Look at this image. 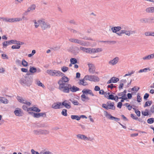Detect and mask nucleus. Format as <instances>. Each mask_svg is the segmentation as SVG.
<instances>
[{
	"label": "nucleus",
	"mask_w": 154,
	"mask_h": 154,
	"mask_svg": "<svg viewBox=\"0 0 154 154\" xmlns=\"http://www.w3.org/2000/svg\"><path fill=\"white\" fill-rule=\"evenodd\" d=\"M62 76L58 82V89L62 91L69 84L65 83L68 82L69 80V79L67 77L64 75Z\"/></svg>",
	"instance_id": "f257e3e1"
},
{
	"label": "nucleus",
	"mask_w": 154,
	"mask_h": 154,
	"mask_svg": "<svg viewBox=\"0 0 154 154\" xmlns=\"http://www.w3.org/2000/svg\"><path fill=\"white\" fill-rule=\"evenodd\" d=\"M79 90V89L78 88L75 86H72L71 84H69L62 91L65 93H68L70 91L72 92H75Z\"/></svg>",
	"instance_id": "f03ea898"
},
{
	"label": "nucleus",
	"mask_w": 154,
	"mask_h": 154,
	"mask_svg": "<svg viewBox=\"0 0 154 154\" xmlns=\"http://www.w3.org/2000/svg\"><path fill=\"white\" fill-rule=\"evenodd\" d=\"M38 22L40 26L43 30H45L47 29L50 28L51 27L50 24L47 22H45V20L42 19L38 20Z\"/></svg>",
	"instance_id": "7ed1b4c3"
},
{
	"label": "nucleus",
	"mask_w": 154,
	"mask_h": 154,
	"mask_svg": "<svg viewBox=\"0 0 154 154\" xmlns=\"http://www.w3.org/2000/svg\"><path fill=\"white\" fill-rule=\"evenodd\" d=\"M102 107L106 109H110L112 110H115V107L114 106V103L113 102L109 103L107 102L106 104H103Z\"/></svg>",
	"instance_id": "20e7f679"
},
{
	"label": "nucleus",
	"mask_w": 154,
	"mask_h": 154,
	"mask_svg": "<svg viewBox=\"0 0 154 154\" xmlns=\"http://www.w3.org/2000/svg\"><path fill=\"white\" fill-rule=\"evenodd\" d=\"M68 51L72 53L74 55H77L79 51L80 50L79 48L76 46H71L68 48L67 49Z\"/></svg>",
	"instance_id": "39448f33"
},
{
	"label": "nucleus",
	"mask_w": 154,
	"mask_h": 154,
	"mask_svg": "<svg viewBox=\"0 0 154 154\" xmlns=\"http://www.w3.org/2000/svg\"><path fill=\"white\" fill-rule=\"evenodd\" d=\"M3 20L5 21L9 22H16L17 21H22V19L20 18H4Z\"/></svg>",
	"instance_id": "423d86ee"
},
{
	"label": "nucleus",
	"mask_w": 154,
	"mask_h": 154,
	"mask_svg": "<svg viewBox=\"0 0 154 154\" xmlns=\"http://www.w3.org/2000/svg\"><path fill=\"white\" fill-rule=\"evenodd\" d=\"M88 80V79L87 75H86L83 79L79 80L78 83L80 85H82L84 86H86L88 84V83L87 82Z\"/></svg>",
	"instance_id": "0eeeda50"
},
{
	"label": "nucleus",
	"mask_w": 154,
	"mask_h": 154,
	"mask_svg": "<svg viewBox=\"0 0 154 154\" xmlns=\"http://www.w3.org/2000/svg\"><path fill=\"white\" fill-rule=\"evenodd\" d=\"M88 81L91 82H98L100 80L99 78L94 75H87Z\"/></svg>",
	"instance_id": "6e6552de"
},
{
	"label": "nucleus",
	"mask_w": 154,
	"mask_h": 154,
	"mask_svg": "<svg viewBox=\"0 0 154 154\" xmlns=\"http://www.w3.org/2000/svg\"><path fill=\"white\" fill-rule=\"evenodd\" d=\"M118 95L115 96V97L117 98V101L119 99H127V98L126 94L124 92L119 93Z\"/></svg>",
	"instance_id": "1a4fd4ad"
},
{
	"label": "nucleus",
	"mask_w": 154,
	"mask_h": 154,
	"mask_svg": "<svg viewBox=\"0 0 154 154\" xmlns=\"http://www.w3.org/2000/svg\"><path fill=\"white\" fill-rule=\"evenodd\" d=\"M14 112L16 116H22L23 114V112L21 109L19 108H16Z\"/></svg>",
	"instance_id": "9d476101"
},
{
	"label": "nucleus",
	"mask_w": 154,
	"mask_h": 154,
	"mask_svg": "<svg viewBox=\"0 0 154 154\" xmlns=\"http://www.w3.org/2000/svg\"><path fill=\"white\" fill-rule=\"evenodd\" d=\"M89 69V71L91 73L93 74L95 73L96 74H98V72H95V68L93 65L91 63H88V64Z\"/></svg>",
	"instance_id": "9b49d317"
},
{
	"label": "nucleus",
	"mask_w": 154,
	"mask_h": 154,
	"mask_svg": "<svg viewBox=\"0 0 154 154\" xmlns=\"http://www.w3.org/2000/svg\"><path fill=\"white\" fill-rule=\"evenodd\" d=\"M17 100L21 103L25 104L28 106H30L31 104V103L30 102H27V101L23 99V98L20 96H17Z\"/></svg>",
	"instance_id": "f8f14e48"
},
{
	"label": "nucleus",
	"mask_w": 154,
	"mask_h": 154,
	"mask_svg": "<svg viewBox=\"0 0 154 154\" xmlns=\"http://www.w3.org/2000/svg\"><path fill=\"white\" fill-rule=\"evenodd\" d=\"M82 93L85 95L88 94L92 96H94V94L92 91L89 89H84L82 91Z\"/></svg>",
	"instance_id": "ddd939ff"
},
{
	"label": "nucleus",
	"mask_w": 154,
	"mask_h": 154,
	"mask_svg": "<svg viewBox=\"0 0 154 154\" xmlns=\"http://www.w3.org/2000/svg\"><path fill=\"white\" fill-rule=\"evenodd\" d=\"M52 108L54 109H59L63 108L61 103L58 102L54 103L52 106Z\"/></svg>",
	"instance_id": "4468645a"
},
{
	"label": "nucleus",
	"mask_w": 154,
	"mask_h": 154,
	"mask_svg": "<svg viewBox=\"0 0 154 154\" xmlns=\"http://www.w3.org/2000/svg\"><path fill=\"white\" fill-rule=\"evenodd\" d=\"M119 81V79L116 77H113L110 79L107 82V83L109 84L111 83H116Z\"/></svg>",
	"instance_id": "2eb2a0df"
},
{
	"label": "nucleus",
	"mask_w": 154,
	"mask_h": 154,
	"mask_svg": "<svg viewBox=\"0 0 154 154\" xmlns=\"http://www.w3.org/2000/svg\"><path fill=\"white\" fill-rule=\"evenodd\" d=\"M62 103V106H63L67 109H70L71 107L70 103H67V101L66 100H64Z\"/></svg>",
	"instance_id": "dca6fc26"
},
{
	"label": "nucleus",
	"mask_w": 154,
	"mask_h": 154,
	"mask_svg": "<svg viewBox=\"0 0 154 154\" xmlns=\"http://www.w3.org/2000/svg\"><path fill=\"white\" fill-rule=\"evenodd\" d=\"M30 114H33V116L35 118H38L41 116H42L44 115H45V113H35L33 112H29Z\"/></svg>",
	"instance_id": "f3484780"
},
{
	"label": "nucleus",
	"mask_w": 154,
	"mask_h": 154,
	"mask_svg": "<svg viewBox=\"0 0 154 154\" xmlns=\"http://www.w3.org/2000/svg\"><path fill=\"white\" fill-rule=\"evenodd\" d=\"M77 137L79 139L84 140H89V138H88L83 134H78L76 135Z\"/></svg>",
	"instance_id": "a211bd4d"
},
{
	"label": "nucleus",
	"mask_w": 154,
	"mask_h": 154,
	"mask_svg": "<svg viewBox=\"0 0 154 154\" xmlns=\"http://www.w3.org/2000/svg\"><path fill=\"white\" fill-rule=\"evenodd\" d=\"M91 48H85L82 47H80V49L82 51H83L85 52L86 53H88L89 54L91 53Z\"/></svg>",
	"instance_id": "6ab92c4d"
},
{
	"label": "nucleus",
	"mask_w": 154,
	"mask_h": 154,
	"mask_svg": "<svg viewBox=\"0 0 154 154\" xmlns=\"http://www.w3.org/2000/svg\"><path fill=\"white\" fill-rule=\"evenodd\" d=\"M127 82L126 79H122L120 81V84L119 86V89L120 90L122 89L124 85Z\"/></svg>",
	"instance_id": "aec40b11"
},
{
	"label": "nucleus",
	"mask_w": 154,
	"mask_h": 154,
	"mask_svg": "<svg viewBox=\"0 0 154 154\" xmlns=\"http://www.w3.org/2000/svg\"><path fill=\"white\" fill-rule=\"evenodd\" d=\"M82 100L84 102H87L90 100V98L88 96H86V95L83 94L81 95V96Z\"/></svg>",
	"instance_id": "412c9836"
},
{
	"label": "nucleus",
	"mask_w": 154,
	"mask_h": 154,
	"mask_svg": "<svg viewBox=\"0 0 154 154\" xmlns=\"http://www.w3.org/2000/svg\"><path fill=\"white\" fill-rule=\"evenodd\" d=\"M122 29L121 26H115L111 28V30L114 33H117V32L119 31Z\"/></svg>",
	"instance_id": "4be33fe9"
},
{
	"label": "nucleus",
	"mask_w": 154,
	"mask_h": 154,
	"mask_svg": "<svg viewBox=\"0 0 154 154\" xmlns=\"http://www.w3.org/2000/svg\"><path fill=\"white\" fill-rule=\"evenodd\" d=\"M40 109H39L38 108L34 106L28 108V111H33L38 112H40Z\"/></svg>",
	"instance_id": "5701e85b"
},
{
	"label": "nucleus",
	"mask_w": 154,
	"mask_h": 154,
	"mask_svg": "<svg viewBox=\"0 0 154 154\" xmlns=\"http://www.w3.org/2000/svg\"><path fill=\"white\" fill-rule=\"evenodd\" d=\"M140 21L142 23L149 24V17L148 18H141L140 19Z\"/></svg>",
	"instance_id": "b1692460"
},
{
	"label": "nucleus",
	"mask_w": 154,
	"mask_h": 154,
	"mask_svg": "<svg viewBox=\"0 0 154 154\" xmlns=\"http://www.w3.org/2000/svg\"><path fill=\"white\" fill-rule=\"evenodd\" d=\"M145 11L147 13H154V7L148 8L146 9Z\"/></svg>",
	"instance_id": "393cba45"
},
{
	"label": "nucleus",
	"mask_w": 154,
	"mask_h": 154,
	"mask_svg": "<svg viewBox=\"0 0 154 154\" xmlns=\"http://www.w3.org/2000/svg\"><path fill=\"white\" fill-rule=\"evenodd\" d=\"M109 95L108 97H107V98L108 99L114 100H115L116 102H117V98H116L115 97H114V96L112 94H110L109 93H107Z\"/></svg>",
	"instance_id": "a878e982"
},
{
	"label": "nucleus",
	"mask_w": 154,
	"mask_h": 154,
	"mask_svg": "<svg viewBox=\"0 0 154 154\" xmlns=\"http://www.w3.org/2000/svg\"><path fill=\"white\" fill-rule=\"evenodd\" d=\"M119 60L118 58H114L109 62V63L112 65L116 64Z\"/></svg>",
	"instance_id": "bb28decb"
},
{
	"label": "nucleus",
	"mask_w": 154,
	"mask_h": 154,
	"mask_svg": "<svg viewBox=\"0 0 154 154\" xmlns=\"http://www.w3.org/2000/svg\"><path fill=\"white\" fill-rule=\"evenodd\" d=\"M102 51V49L101 48H91V53H95L98 52Z\"/></svg>",
	"instance_id": "cd10ccee"
},
{
	"label": "nucleus",
	"mask_w": 154,
	"mask_h": 154,
	"mask_svg": "<svg viewBox=\"0 0 154 154\" xmlns=\"http://www.w3.org/2000/svg\"><path fill=\"white\" fill-rule=\"evenodd\" d=\"M105 116L106 117H109V118L110 119H117L118 120H119V119L118 118H116L114 117H113L110 114L108 113V112L106 111H105Z\"/></svg>",
	"instance_id": "c85d7f7f"
},
{
	"label": "nucleus",
	"mask_w": 154,
	"mask_h": 154,
	"mask_svg": "<svg viewBox=\"0 0 154 154\" xmlns=\"http://www.w3.org/2000/svg\"><path fill=\"white\" fill-rule=\"evenodd\" d=\"M35 83L38 86L41 87L43 88L45 87V85L41 82L38 79H36L35 80Z\"/></svg>",
	"instance_id": "c756f323"
},
{
	"label": "nucleus",
	"mask_w": 154,
	"mask_h": 154,
	"mask_svg": "<svg viewBox=\"0 0 154 154\" xmlns=\"http://www.w3.org/2000/svg\"><path fill=\"white\" fill-rule=\"evenodd\" d=\"M0 102L6 104L8 103V100L5 97H0Z\"/></svg>",
	"instance_id": "7c9ffc66"
},
{
	"label": "nucleus",
	"mask_w": 154,
	"mask_h": 154,
	"mask_svg": "<svg viewBox=\"0 0 154 154\" xmlns=\"http://www.w3.org/2000/svg\"><path fill=\"white\" fill-rule=\"evenodd\" d=\"M54 76H62L64 75V74L59 71L56 70Z\"/></svg>",
	"instance_id": "2f4dec72"
},
{
	"label": "nucleus",
	"mask_w": 154,
	"mask_h": 154,
	"mask_svg": "<svg viewBox=\"0 0 154 154\" xmlns=\"http://www.w3.org/2000/svg\"><path fill=\"white\" fill-rule=\"evenodd\" d=\"M36 6L35 4L31 5L27 9V12H30V11H33L35 9Z\"/></svg>",
	"instance_id": "473e14b6"
},
{
	"label": "nucleus",
	"mask_w": 154,
	"mask_h": 154,
	"mask_svg": "<svg viewBox=\"0 0 154 154\" xmlns=\"http://www.w3.org/2000/svg\"><path fill=\"white\" fill-rule=\"evenodd\" d=\"M56 70H48L47 72L50 75L52 76H54Z\"/></svg>",
	"instance_id": "72a5a7b5"
},
{
	"label": "nucleus",
	"mask_w": 154,
	"mask_h": 154,
	"mask_svg": "<svg viewBox=\"0 0 154 154\" xmlns=\"http://www.w3.org/2000/svg\"><path fill=\"white\" fill-rule=\"evenodd\" d=\"M71 118L72 119H76L77 120L79 121L81 119V117H79L77 115H72L71 116Z\"/></svg>",
	"instance_id": "f704fd0d"
},
{
	"label": "nucleus",
	"mask_w": 154,
	"mask_h": 154,
	"mask_svg": "<svg viewBox=\"0 0 154 154\" xmlns=\"http://www.w3.org/2000/svg\"><path fill=\"white\" fill-rule=\"evenodd\" d=\"M40 133L42 134H48L49 133V132L47 130H40Z\"/></svg>",
	"instance_id": "c9c22d12"
},
{
	"label": "nucleus",
	"mask_w": 154,
	"mask_h": 154,
	"mask_svg": "<svg viewBox=\"0 0 154 154\" xmlns=\"http://www.w3.org/2000/svg\"><path fill=\"white\" fill-rule=\"evenodd\" d=\"M69 41L71 42H74L75 43H78L79 39L74 38H71L69 39Z\"/></svg>",
	"instance_id": "e433bc0d"
},
{
	"label": "nucleus",
	"mask_w": 154,
	"mask_h": 154,
	"mask_svg": "<svg viewBox=\"0 0 154 154\" xmlns=\"http://www.w3.org/2000/svg\"><path fill=\"white\" fill-rule=\"evenodd\" d=\"M78 43L82 46H85L86 45V43L85 42L83 41H81L79 40Z\"/></svg>",
	"instance_id": "4c0bfd02"
},
{
	"label": "nucleus",
	"mask_w": 154,
	"mask_h": 154,
	"mask_svg": "<svg viewBox=\"0 0 154 154\" xmlns=\"http://www.w3.org/2000/svg\"><path fill=\"white\" fill-rule=\"evenodd\" d=\"M147 123L149 124H151L154 122V118H150L148 119Z\"/></svg>",
	"instance_id": "58836bf2"
},
{
	"label": "nucleus",
	"mask_w": 154,
	"mask_h": 154,
	"mask_svg": "<svg viewBox=\"0 0 154 154\" xmlns=\"http://www.w3.org/2000/svg\"><path fill=\"white\" fill-rule=\"evenodd\" d=\"M149 111L147 109H146L145 111L142 112V114L144 116H148L149 115Z\"/></svg>",
	"instance_id": "ea45409f"
},
{
	"label": "nucleus",
	"mask_w": 154,
	"mask_h": 154,
	"mask_svg": "<svg viewBox=\"0 0 154 154\" xmlns=\"http://www.w3.org/2000/svg\"><path fill=\"white\" fill-rule=\"evenodd\" d=\"M7 41L8 42V45H11L12 44H16V43H14V42H17V41L15 40H11L8 41Z\"/></svg>",
	"instance_id": "a19ab883"
},
{
	"label": "nucleus",
	"mask_w": 154,
	"mask_h": 154,
	"mask_svg": "<svg viewBox=\"0 0 154 154\" xmlns=\"http://www.w3.org/2000/svg\"><path fill=\"white\" fill-rule=\"evenodd\" d=\"M67 110L65 109H63L62 112H61L62 114L65 116H66L67 115Z\"/></svg>",
	"instance_id": "79ce46f5"
},
{
	"label": "nucleus",
	"mask_w": 154,
	"mask_h": 154,
	"mask_svg": "<svg viewBox=\"0 0 154 154\" xmlns=\"http://www.w3.org/2000/svg\"><path fill=\"white\" fill-rule=\"evenodd\" d=\"M70 61L71 63L72 64H75L77 62V60L75 58H71Z\"/></svg>",
	"instance_id": "37998d69"
},
{
	"label": "nucleus",
	"mask_w": 154,
	"mask_h": 154,
	"mask_svg": "<svg viewBox=\"0 0 154 154\" xmlns=\"http://www.w3.org/2000/svg\"><path fill=\"white\" fill-rule=\"evenodd\" d=\"M69 69V68L67 67H66V66H63L61 68V70L62 71L64 72H66L67 71H68Z\"/></svg>",
	"instance_id": "c03bdc74"
},
{
	"label": "nucleus",
	"mask_w": 154,
	"mask_h": 154,
	"mask_svg": "<svg viewBox=\"0 0 154 154\" xmlns=\"http://www.w3.org/2000/svg\"><path fill=\"white\" fill-rule=\"evenodd\" d=\"M152 103V102L151 101H146L145 103L144 106L145 107L150 106L151 105Z\"/></svg>",
	"instance_id": "a18cd8bd"
},
{
	"label": "nucleus",
	"mask_w": 154,
	"mask_h": 154,
	"mask_svg": "<svg viewBox=\"0 0 154 154\" xmlns=\"http://www.w3.org/2000/svg\"><path fill=\"white\" fill-rule=\"evenodd\" d=\"M20 47V46L17 45H13L11 47V48L13 49H19Z\"/></svg>",
	"instance_id": "49530a36"
},
{
	"label": "nucleus",
	"mask_w": 154,
	"mask_h": 154,
	"mask_svg": "<svg viewBox=\"0 0 154 154\" xmlns=\"http://www.w3.org/2000/svg\"><path fill=\"white\" fill-rule=\"evenodd\" d=\"M147 70H150V69L149 68H145L143 69H141L139 71V72H146Z\"/></svg>",
	"instance_id": "de8ad7c7"
},
{
	"label": "nucleus",
	"mask_w": 154,
	"mask_h": 154,
	"mask_svg": "<svg viewBox=\"0 0 154 154\" xmlns=\"http://www.w3.org/2000/svg\"><path fill=\"white\" fill-rule=\"evenodd\" d=\"M29 71L31 73L35 72L36 71V69L35 68L32 67L30 68Z\"/></svg>",
	"instance_id": "09e8293b"
},
{
	"label": "nucleus",
	"mask_w": 154,
	"mask_h": 154,
	"mask_svg": "<svg viewBox=\"0 0 154 154\" xmlns=\"http://www.w3.org/2000/svg\"><path fill=\"white\" fill-rule=\"evenodd\" d=\"M125 105L127 107L128 109L130 110L131 109L132 107L128 103H126L125 104Z\"/></svg>",
	"instance_id": "8fccbe9b"
},
{
	"label": "nucleus",
	"mask_w": 154,
	"mask_h": 154,
	"mask_svg": "<svg viewBox=\"0 0 154 154\" xmlns=\"http://www.w3.org/2000/svg\"><path fill=\"white\" fill-rule=\"evenodd\" d=\"M149 24L154 23V17H149Z\"/></svg>",
	"instance_id": "3c124183"
},
{
	"label": "nucleus",
	"mask_w": 154,
	"mask_h": 154,
	"mask_svg": "<svg viewBox=\"0 0 154 154\" xmlns=\"http://www.w3.org/2000/svg\"><path fill=\"white\" fill-rule=\"evenodd\" d=\"M35 24V28H37L38 26H40L38 22V21L36 22V20H33Z\"/></svg>",
	"instance_id": "603ef678"
},
{
	"label": "nucleus",
	"mask_w": 154,
	"mask_h": 154,
	"mask_svg": "<svg viewBox=\"0 0 154 154\" xmlns=\"http://www.w3.org/2000/svg\"><path fill=\"white\" fill-rule=\"evenodd\" d=\"M22 65L24 66H27L28 63L25 60H23L22 62Z\"/></svg>",
	"instance_id": "864d4df0"
},
{
	"label": "nucleus",
	"mask_w": 154,
	"mask_h": 154,
	"mask_svg": "<svg viewBox=\"0 0 154 154\" xmlns=\"http://www.w3.org/2000/svg\"><path fill=\"white\" fill-rule=\"evenodd\" d=\"M60 48V47L58 46L53 47L52 48H51V49L54 50V51H57L59 50Z\"/></svg>",
	"instance_id": "5fc2aeb1"
},
{
	"label": "nucleus",
	"mask_w": 154,
	"mask_h": 154,
	"mask_svg": "<svg viewBox=\"0 0 154 154\" xmlns=\"http://www.w3.org/2000/svg\"><path fill=\"white\" fill-rule=\"evenodd\" d=\"M8 41H4V42L2 43V45L3 47L4 48H6L7 46L8 45Z\"/></svg>",
	"instance_id": "6e6d98bb"
},
{
	"label": "nucleus",
	"mask_w": 154,
	"mask_h": 154,
	"mask_svg": "<svg viewBox=\"0 0 154 154\" xmlns=\"http://www.w3.org/2000/svg\"><path fill=\"white\" fill-rule=\"evenodd\" d=\"M142 100V99L141 97H140L139 94H138L137 95V101L138 102H141Z\"/></svg>",
	"instance_id": "4d7b16f0"
},
{
	"label": "nucleus",
	"mask_w": 154,
	"mask_h": 154,
	"mask_svg": "<svg viewBox=\"0 0 154 154\" xmlns=\"http://www.w3.org/2000/svg\"><path fill=\"white\" fill-rule=\"evenodd\" d=\"M144 34L145 35L148 36H152V32H146Z\"/></svg>",
	"instance_id": "13d9d810"
},
{
	"label": "nucleus",
	"mask_w": 154,
	"mask_h": 154,
	"mask_svg": "<svg viewBox=\"0 0 154 154\" xmlns=\"http://www.w3.org/2000/svg\"><path fill=\"white\" fill-rule=\"evenodd\" d=\"M134 72V71H132L130 73H128L125 74L123 76L125 77L127 76H131Z\"/></svg>",
	"instance_id": "bf43d9fd"
},
{
	"label": "nucleus",
	"mask_w": 154,
	"mask_h": 154,
	"mask_svg": "<svg viewBox=\"0 0 154 154\" xmlns=\"http://www.w3.org/2000/svg\"><path fill=\"white\" fill-rule=\"evenodd\" d=\"M116 86H114L113 84H111L110 85L107 86V88H110L112 89L113 88H116Z\"/></svg>",
	"instance_id": "052dcab7"
},
{
	"label": "nucleus",
	"mask_w": 154,
	"mask_h": 154,
	"mask_svg": "<svg viewBox=\"0 0 154 154\" xmlns=\"http://www.w3.org/2000/svg\"><path fill=\"white\" fill-rule=\"evenodd\" d=\"M68 29L71 32H72L74 33H76L77 32L76 30L72 29L70 28H68Z\"/></svg>",
	"instance_id": "680f3d73"
},
{
	"label": "nucleus",
	"mask_w": 154,
	"mask_h": 154,
	"mask_svg": "<svg viewBox=\"0 0 154 154\" xmlns=\"http://www.w3.org/2000/svg\"><path fill=\"white\" fill-rule=\"evenodd\" d=\"M69 22L71 24H73L75 25H76L77 24L75 20H70Z\"/></svg>",
	"instance_id": "e2e57ef3"
},
{
	"label": "nucleus",
	"mask_w": 154,
	"mask_h": 154,
	"mask_svg": "<svg viewBox=\"0 0 154 154\" xmlns=\"http://www.w3.org/2000/svg\"><path fill=\"white\" fill-rule=\"evenodd\" d=\"M82 38L84 39H86L88 40H93V39L90 38H88L86 36H83V37Z\"/></svg>",
	"instance_id": "0e129e2a"
},
{
	"label": "nucleus",
	"mask_w": 154,
	"mask_h": 154,
	"mask_svg": "<svg viewBox=\"0 0 154 154\" xmlns=\"http://www.w3.org/2000/svg\"><path fill=\"white\" fill-rule=\"evenodd\" d=\"M135 112L138 116H140V112L139 110H135Z\"/></svg>",
	"instance_id": "69168bd1"
},
{
	"label": "nucleus",
	"mask_w": 154,
	"mask_h": 154,
	"mask_svg": "<svg viewBox=\"0 0 154 154\" xmlns=\"http://www.w3.org/2000/svg\"><path fill=\"white\" fill-rule=\"evenodd\" d=\"M139 88H137L135 87H134L131 89V90L135 91H137L139 89Z\"/></svg>",
	"instance_id": "338daca9"
},
{
	"label": "nucleus",
	"mask_w": 154,
	"mask_h": 154,
	"mask_svg": "<svg viewBox=\"0 0 154 154\" xmlns=\"http://www.w3.org/2000/svg\"><path fill=\"white\" fill-rule=\"evenodd\" d=\"M31 152L32 154H39L38 152L35 151L33 149H32Z\"/></svg>",
	"instance_id": "774afa93"
}]
</instances>
